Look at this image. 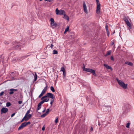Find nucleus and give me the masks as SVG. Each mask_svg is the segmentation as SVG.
I'll list each match as a JSON object with an SVG mask.
<instances>
[{
  "mask_svg": "<svg viewBox=\"0 0 134 134\" xmlns=\"http://www.w3.org/2000/svg\"><path fill=\"white\" fill-rule=\"evenodd\" d=\"M50 98L51 99V100L50 102V104L51 106H52V104L54 102V99L55 98V96L54 94L50 93H47L45 96L41 98V100L43 99L44 98L46 97Z\"/></svg>",
  "mask_w": 134,
  "mask_h": 134,
  "instance_id": "nucleus-1",
  "label": "nucleus"
},
{
  "mask_svg": "<svg viewBox=\"0 0 134 134\" xmlns=\"http://www.w3.org/2000/svg\"><path fill=\"white\" fill-rule=\"evenodd\" d=\"M116 80L119 85L122 88L124 89H126L127 88V84H125L122 81L119 80L118 78H116Z\"/></svg>",
  "mask_w": 134,
  "mask_h": 134,
  "instance_id": "nucleus-2",
  "label": "nucleus"
},
{
  "mask_svg": "<svg viewBox=\"0 0 134 134\" xmlns=\"http://www.w3.org/2000/svg\"><path fill=\"white\" fill-rule=\"evenodd\" d=\"M129 18L127 16H124L123 18V20L125 21V24L129 27V29L132 28V26L130 23L129 21Z\"/></svg>",
  "mask_w": 134,
  "mask_h": 134,
  "instance_id": "nucleus-3",
  "label": "nucleus"
},
{
  "mask_svg": "<svg viewBox=\"0 0 134 134\" xmlns=\"http://www.w3.org/2000/svg\"><path fill=\"white\" fill-rule=\"evenodd\" d=\"M83 70L85 71L90 72L93 74V75H96L95 71L94 70L89 68H85V66H84L83 67Z\"/></svg>",
  "mask_w": 134,
  "mask_h": 134,
  "instance_id": "nucleus-4",
  "label": "nucleus"
},
{
  "mask_svg": "<svg viewBox=\"0 0 134 134\" xmlns=\"http://www.w3.org/2000/svg\"><path fill=\"white\" fill-rule=\"evenodd\" d=\"M55 12L56 14L59 15H63L65 13V11L62 10H59L58 8H57L55 10Z\"/></svg>",
  "mask_w": 134,
  "mask_h": 134,
  "instance_id": "nucleus-5",
  "label": "nucleus"
},
{
  "mask_svg": "<svg viewBox=\"0 0 134 134\" xmlns=\"http://www.w3.org/2000/svg\"><path fill=\"white\" fill-rule=\"evenodd\" d=\"M97 3V7L96 13L98 14H99L100 13V4L99 2V0H96Z\"/></svg>",
  "mask_w": 134,
  "mask_h": 134,
  "instance_id": "nucleus-6",
  "label": "nucleus"
},
{
  "mask_svg": "<svg viewBox=\"0 0 134 134\" xmlns=\"http://www.w3.org/2000/svg\"><path fill=\"white\" fill-rule=\"evenodd\" d=\"M43 99H44L43 100V99L39 103V104L41 105H42V104L44 102H48L49 99V98L47 97L44 98Z\"/></svg>",
  "mask_w": 134,
  "mask_h": 134,
  "instance_id": "nucleus-7",
  "label": "nucleus"
},
{
  "mask_svg": "<svg viewBox=\"0 0 134 134\" xmlns=\"http://www.w3.org/2000/svg\"><path fill=\"white\" fill-rule=\"evenodd\" d=\"M83 7L84 12L86 14L88 13L87 10V7L84 1H83Z\"/></svg>",
  "mask_w": 134,
  "mask_h": 134,
  "instance_id": "nucleus-8",
  "label": "nucleus"
},
{
  "mask_svg": "<svg viewBox=\"0 0 134 134\" xmlns=\"http://www.w3.org/2000/svg\"><path fill=\"white\" fill-rule=\"evenodd\" d=\"M8 109L6 108H3L1 110V113H5L8 111Z\"/></svg>",
  "mask_w": 134,
  "mask_h": 134,
  "instance_id": "nucleus-9",
  "label": "nucleus"
},
{
  "mask_svg": "<svg viewBox=\"0 0 134 134\" xmlns=\"http://www.w3.org/2000/svg\"><path fill=\"white\" fill-rule=\"evenodd\" d=\"M102 108L105 111H108L110 109V107L109 106H104L102 107Z\"/></svg>",
  "mask_w": 134,
  "mask_h": 134,
  "instance_id": "nucleus-10",
  "label": "nucleus"
},
{
  "mask_svg": "<svg viewBox=\"0 0 134 134\" xmlns=\"http://www.w3.org/2000/svg\"><path fill=\"white\" fill-rule=\"evenodd\" d=\"M26 125L25 124V122L22 123L21 125L18 128L19 130L22 129L23 127L26 126Z\"/></svg>",
  "mask_w": 134,
  "mask_h": 134,
  "instance_id": "nucleus-11",
  "label": "nucleus"
},
{
  "mask_svg": "<svg viewBox=\"0 0 134 134\" xmlns=\"http://www.w3.org/2000/svg\"><path fill=\"white\" fill-rule=\"evenodd\" d=\"M104 66L107 69H110L111 71L113 69L110 66H109L108 65L105 64H104Z\"/></svg>",
  "mask_w": 134,
  "mask_h": 134,
  "instance_id": "nucleus-12",
  "label": "nucleus"
},
{
  "mask_svg": "<svg viewBox=\"0 0 134 134\" xmlns=\"http://www.w3.org/2000/svg\"><path fill=\"white\" fill-rule=\"evenodd\" d=\"M9 90L10 92H9V94H12L14 93V92L17 91L18 90L17 89H11Z\"/></svg>",
  "mask_w": 134,
  "mask_h": 134,
  "instance_id": "nucleus-13",
  "label": "nucleus"
},
{
  "mask_svg": "<svg viewBox=\"0 0 134 134\" xmlns=\"http://www.w3.org/2000/svg\"><path fill=\"white\" fill-rule=\"evenodd\" d=\"M47 86H46L44 88L43 90L41 92V93L44 94L45 93L46 90H47Z\"/></svg>",
  "mask_w": 134,
  "mask_h": 134,
  "instance_id": "nucleus-14",
  "label": "nucleus"
},
{
  "mask_svg": "<svg viewBox=\"0 0 134 134\" xmlns=\"http://www.w3.org/2000/svg\"><path fill=\"white\" fill-rule=\"evenodd\" d=\"M64 18H65V19H66L68 21L69 20V18L68 16L66 15L65 13L64 14Z\"/></svg>",
  "mask_w": 134,
  "mask_h": 134,
  "instance_id": "nucleus-15",
  "label": "nucleus"
},
{
  "mask_svg": "<svg viewBox=\"0 0 134 134\" xmlns=\"http://www.w3.org/2000/svg\"><path fill=\"white\" fill-rule=\"evenodd\" d=\"M125 64L130 66H132V63L131 62H125Z\"/></svg>",
  "mask_w": 134,
  "mask_h": 134,
  "instance_id": "nucleus-16",
  "label": "nucleus"
},
{
  "mask_svg": "<svg viewBox=\"0 0 134 134\" xmlns=\"http://www.w3.org/2000/svg\"><path fill=\"white\" fill-rule=\"evenodd\" d=\"M31 114H30L29 115H28L27 116V117H26V121L27 120H28L31 117Z\"/></svg>",
  "mask_w": 134,
  "mask_h": 134,
  "instance_id": "nucleus-17",
  "label": "nucleus"
},
{
  "mask_svg": "<svg viewBox=\"0 0 134 134\" xmlns=\"http://www.w3.org/2000/svg\"><path fill=\"white\" fill-rule=\"evenodd\" d=\"M51 24L52 26H54L55 27L57 25V24L56 23H55L54 22V23H51Z\"/></svg>",
  "mask_w": 134,
  "mask_h": 134,
  "instance_id": "nucleus-18",
  "label": "nucleus"
},
{
  "mask_svg": "<svg viewBox=\"0 0 134 134\" xmlns=\"http://www.w3.org/2000/svg\"><path fill=\"white\" fill-rule=\"evenodd\" d=\"M69 30V26H68L65 30V31L64 32V34H65L66 32L68 31Z\"/></svg>",
  "mask_w": 134,
  "mask_h": 134,
  "instance_id": "nucleus-19",
  "label": "nucleus"
},
{
  "mask_svg": "<svg viewBox=\"0 0 134 134\" xmlns=\"http://www.w3.org/2000/svg\"><path fill=\"white\" fill-rule=\"evenodd\" d=\"M35 38V36L34 35H31L30 37V39L31 40L34 39Z\"/></svg>",
  "mask_w": 134,
  "mask_h": 134,
  "instance_id": "nucleus-20",
  "label": "nucleus"
},
{
  "mask_svg": "<svg viewBox=\"0 0 134 134\" xmlns=\"http://www.w3.org/2000/svg\"><path fill=\"white\" fill-rule=\"evenodd\" d=\"M58 53V52L55 50H54L53 52V54H56Z\"/></svg>",
  "mask_w": 134,
  "mask_h": 134,
  "instance_id": "nucleus-21",
  "label": "nucleus"
},
{
  "mask_svg": "<svg viewBox=\"0 0 134 134\" xmlns=\"http://www.w3.org/2000/svg\"><path fill=\"white\" fill-rule=\"evenodd\" d=\"M111 51H108L106 54L105 56H107L108 55H109L110 53H111Z\"/></svg>",
  "mask_w": 134,
  "mask_h": 134,
  "instance_id": "nucleus-22",
  "label": "nucleus"
},
{
  "mask_svg": "<svg viewBox=\"0 0 134 134\" xmlns=\"http://www.w3.org/2000/svg\"><path fill=\"white\" fill-rule=\"evenodd\" d=\"M50 89H51V90L52 92H55V90L54 89V88L53 87V86H51L50 87Z\"/></svg>",
  "mask_w": 134,
  "mask_h": 134,
  "instance_id": "nucleus-23",
  "label": "nucleus"
},
{
  "mask_svg": "<svg viewBox=\"0 0 134 134\" xmlns=\"http://www.w3.org/2000/svg\"><path fill=\"white\" fill-rule=\"evenodd\" d=\"M60 71H62L63 72H65V69L64 67H61Z\"/></svg>",
  "mask_w": 134,
  "mask_h": 134,
  "instance_id": "nucleus-24",
  "label": "nucleus"
},
{
  "mask_svg": "<svg viewBox=\"0 0 134 134\" xmlns=\"http://www.w3.org/2000/svg\"><path fill=\"white\" fill-rule=\"evenodd\" d=\"M41 105L39 104V103L38 105V107L37 108V110H39L41 108Z\"/></svg>",
  "mask_w": 134,
  "mask_h": 134,
  "instance_id": "nucleus-25",
  "label": "nucleus"
},
{
  "mask_svg": "<svg viewBox=\"0 0 134 134\" xmlns=\"http://www.w3.org/2000/svg\"><path fill=\"white\" fill-rule=\"evenodd\" d=\"M30 112V110H29L26 112V113L25 116L26 117H27V116L28 115V114H29V113Z\"/></svg>",
  "mask_w": 134,
  "mask_h": 134,
  "instance_id": "nucleus-26",
  "label": "nucleus"
},
{
  "mask_svg": "<svg viewBox=\"0 0 134 134\" xmlns=\"http://www.w3.org/2000/svg\"><path fill=\"white\" fill-rule=\"evenodd\" d=\"M47 115V114L46 113H45L44 114L41 115V118H44Z\"/></svg>",
  "mask_w": 134,
  "mask_h": 134,
  "instance_id": "nucleus-27",
  "label": "nucleus"
},
{
  "mask_svg": "<svg viewBox=\"0 0 134 134\" xmlns=\"http://www.w3.org/2000/svg\"><path fill=\"white\" fill-rule=\"evenodd\" d=\"M37 79V75L36 73L35 74V76H34V81H36Z\"/></svg>",
  "mask_w": 134,
  "mask_h": 134,
  "instance_id": "nucleus-28",
  "label": "nucleus"
},
{
  "mask_svg": "<svg viewBox=\"0 0 134 134\" xmlns=\"http://www.w3.org/2000/svg\"><path fill=\"white\" fill-rule=\"evenodd\" d=\"M105 28L106 30L107 31V32L108 33V31H109L108 30V27L107 25H106L105 26Z\"/></svg>",
  "mask_w": 134,
  "mask_h": 134,
  "instance_id": "nucleus-29",
  "label": "nucleus"
},
{
  "mask_svg": "<svg viewBox=\"0 0 134 134\" xmlns=\"http://www.w3.org/2000/svg\"><path fill=\"white\" fill-rule=\"evenodd\" d=\"M11 105L10 103L9 102H7L6 103V106L7 107H9Z\"/></svg>",
  "mask_w": 134,
  "mask_h": 134,
  "instance_id": "nucleus-30",
  "label": "nucleus"
},
{
  "mask_svg": "<svg viewBox=\"0 0 134 134\" xmlns=\"http://www.w3.org/2000/svg\"><path fill=\"white\" fill-rule=\"evenodd\" d=\"M130 125V123H128L126 124V127L127 128H129V126Z\"/></svg>",
  "mask_w": 134,
  "mask_h": 134,
  "instance_id": "nucleus-31",
  "label": "nucleus"
},
{
  "mask_svg": "<svg viewBox=\"0 0 134 134\" xmlns=\"http://www.w3.org/2000/svg\"><path fill=\"white\" fill-rule=\"evenodd\" d=\"M49 109H48L46 110V111L45 113L47 114H48L49 113Z\"/></svg>",
  "mask_w": 134,
  "mask_h": 134,
  "instance_id": "nucleus-32",
  "label": "nucleus"
},
{
  "mask_svg": "<svg viewBox=\"0 0 134 134\" xmlns=\"http://www.w3.org/2000/svg\"><path fill=\"white\" fill-rule=\"evenodd\" d=\"M50 20L51 21V23H54V19L53 18H51Z\"/></svg>",
  "mask_w": 134,
  "mask_h": 134,
  "instance_id": "nucleus-33",
  "label": "nucleus"
},
{
  "mask_svg": "<svg viewBox=\"0 0 134 134\" xmlns=\"http://www.w3.org/2000/svg\"><path fill=\"white\" fill-rule=\"evenodd\" d=\"M4 43L5 44H8L9 43V42L8 41H5L4 42Z\"/></svg>",
  "mask_w": 134,
  "mask_h": 134,
  "instance_id": "nucleus-34",
  "label": "nucleus"
},
{
  "mask_svg": "<svg viewBox=\"0 0 134 134\" xmlns=\"http://www.w3.org/2000/svg\"><path fill=\"white\" fill-rule=\"evenodd\" d=\"M26 117L25 116H24V117L22 119V120H21V122H22V121H23L24 120H25L26 121Z\"/></svg>",
  "mask_w": 134,
  "mask_h": 134,
  "instance_id": "nucleus-35",
  "label": "nucleus"
},
{
  "mask_svg": "<svg viewBox=\"0 0 134 134\" xmlns=\"http://www.w3.org/2000/svg\"><path fill=\"white\" fill-rule=\"evenodd\" d=\"M58 122V118H57L55 121V122L56 123H57Z\"/></svg>",
  "mask_w": 134,
  "mask_h": 134,
  "instance_id": "nucleus-36",
  "label": "nucleus"
},
{
  "mask_svg": "<svg viewBox=\"0 0 134 134\" xmlns=\"http://www.w3.org/2000/svg\"><path fill=\"white\" fill-rule=\"evenodd\" d=\"M63 72V76L64 77H65L66 76V72Z\"/></svg>",
  "mask_w": 134,
  "mask_h": 134,
  "instance_id": "nucleus-37",
  "label": "nucleus"
},
{
  "mask_svg": "<svg viewBox=\"0 0 134 134\" xmlns=\"http://www.w3.org/2000/svg\"><path fill=\"white\" fill-rule=\"evenodd\" d=\"M4 93V92L3 91H2L0 93V96H2L3 94Z\"/></svg>",
  "mask_w": 134,
  "mask_h": 134,
  "instance_id": "nucleus-38",
  "label": "nucleus"
},
{
  "mask_svg": "<svg viewBox=\"0 0 134 134\" xmlns=\"http://www.w3.org/2000/svg\"><path fill=\"white\" fill-rule=\"evenodd\" d=\"M25 124H26V126L30 123V122H25Z\"/></svg>",
  "mask_w": 134,
  "mask_h": 134,
  "instance_id": "nucleus-39",
  "label": "nucleus"
},
{
  "mask_svg": "<svg viewBox=\"0 0 134 134\" xmlns=\"http://www.w3.org/2000/svg\"><path fill=\"white\" fill-rule=\"evenodd\" d=\"M43 94L41 93V94L39 95L38 96V98H40L42 96Z\"/></svg>",
  "mask_w": 134,
  "mask_h": 134,
  "instance_id": "nucleus-40",
  "label": "nucleus"
},
{
  "mask_svg": "<svg viewBox=\"0 0 134 134\" xmlns=\"http://www.w3.org/2000/svg\"><path fill=\"white\" fill-rule=\"evenodd\" d=\"M111 59L113 61H114V58L112 56H111Z\"/></svg>",
  "mask_w": 134,
  "mask_h": 134,
  "instance_id": "nucleus-41",
  "label": "nucleus"
},
{
  "mask_svg": "<svg viewBox=\"0 0 134 134\" xmlns=\"http://www.w3.org/2000/svg\"><path fill=\"white\" fill-rule=\"evenodd\" d=\"M18 103L19 104H21L22 103V101L21 100L19 101H18Z\"/></svg>",
  "mask_w": 134,
  "mask_h": 134,
  "instance_id": "nucleus-42",
  "label": "nucleus"
},
{
  "mask_svg": "<svg viewBox=\"0 0 134 134\" xmlns=\"http://www.w3.org/2000/svg\"><path fill=\"white\" fill-rule=\"evenodd\" d=\"M54 46L53 45V44H51V45L50 46V47L51 48H53V46Z\"/></svg>",
  "mask_w": 134,
  "mask_h": 134,
  "instance_id": "nucleus-43",
  "label": "nucleus"
},
{
  "mask_svg": "<svg viewBox=\"0 0 134 134\" xmlns=\"http://www.w3.org/2000/svg\"><path fill=\"white\" fill-rule=\"evenodd\" d=\"M15 114V113H13V114H12V115H11V116L12 117H13Z\"/></svg>",
  "mask_w": 134,
  "mask_h": 134,
  "instance_id": "nucleus-44",
  "label": "nucleus"
},
{
  "mask_svg": "<svg viewBox=\"0 0 134 134\" xmlns=\"http://www.w3.org/2000/svg\"><path fill=\"white\" fill-rule=\"evenodd\" d=\"M30 55V54H28L26 55H25V56H24V58H26L28 56H29Z\"/></svg>",
  "mask_w": 134,
  "mask_h": 134,
  "instance_id": "nucleus-45",
  "label": "nucleus"
},
{
  "mask_svg": "<svg viewBox=\"0 0 134 134\" xmlns=\"http://www.w3.org/2000/svg\"><path fill=\"white\" fill-rule=\"evenodd\" d=\"M20 47V46L19 45H16V46L15 48L17 49L18 47Z\"/></svg>",
  "mask_w": 134,
  "mask_h": 134,
  "instance_id": "nucleus-46",
  "label": "nucleus"
},
{
  "mask_svg": "<svg viewBox=\"0 0 134 134\" xmlns=\"http://www.w3.org/2000/svg\"><path fill=\"white\" fill-rule=\"evenodd\" d=\"M45 129V127L44 126H43L42 128V130L43 131H44Z\"/></svg>",
  "mask_w": 134,
  "mask_h": 134,
  "instance_id": "nucleus-47",
  "label": "nucleus"
},
{
  "mask_svg": "<svg viewBox=\"0 0 134 134\" xmlns=\"http://www.w3.org/2000/svg\"><path fill=\"white\" fill-rule=\"evenodd\" d=\"M93 127H91V129H90V130H91V131H93Z\"/></svg>",
  "mask_w": 134,
  "mask_h": 134,
  "instance_id": "nucleus-48",
  "label": "nucleus"
},
{
  "mask_svg": "<svg viewBox=\"0 0 134 134\" xmlns=\"http://www.w3.org/2000/svg\"><path fill=\"white\" fill-rule=\"evenodd\" d=\"M114 42H111V45H113L114 44Z\"/></svg>",
  "mask_w": 134,
  "mask_h": 134,
  "instance_id": "nucleus-49",
  "label": "nucleus"
},
{
  "mask_svg": "<svg viewBox=\"0 0 134 134\" xmlns=\"http://www.w3.org/2000/svg\"><path fill=\"white\" fill-rule=\"evenodd\" d=\"M107 34L108 36L109 35V31H108V33L107 32Z\"/></svg>",
  "mask_w": 134,
  "mask_h": 134,
  "instance_id": "nucleus-50",
  "label": "nucleus"
},
{
  "mask_svg": "<svg viewBox=\"0 0 134 134\" xmlns=\"http://www.w3.org/2000/svg\"><path fill=\"white\" fill-rule=\"evenodd\" d=\"M45 109H44V110L42 112H44L45 111Z\"/></svg>",
  "mask_w": 134,
  "mask_h": 134,
  "instance_id": "nucleus-51",
  "label": "nucleus"
},
{
  "mask_svg": "<svg viewBox=\"0 0 134 134\" xmlns=\"http://www.w3.org/2000/svg\"><path fill=\"white\" fill-rule=\"evenodd\" d=\"M127 112V111H124V112H125V113H126V112Z\"/></svg>",
  "mask_w": 134,
  "mask_h": 134,
  "instance_id": "nucleus-52",
  "label": "nucleus"
},
{
  "mask_svg": "<svg viewBox=\"0 0 134 134\" xmlns=\"http://www.w3.org/2000/svg\"><path fill=\"white\" fill-rule=\"evenodd\" d=\"M125 107L124 108V109H125Z\"/></svg>",
  "mask_w": 134,
  "mask_h": 134,
  "instance_id": "nucleus-53",
  "label": "nucleus"
},
{
  "mask_svg": "<svg viewBox=\"0 0 134 134\" xmlns=\"http://www.w3.org/2000/svg\"><path fill=\"white\" fill-rule=\"evenodd\" d=\"M19 48V49H20V47Z\"/></svg>",
  "mask_w": 134,
  "mask_h": 134,
  "instance_id": "nucleus-54",
  "label": "nucleus"
}]
</instances>
